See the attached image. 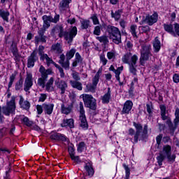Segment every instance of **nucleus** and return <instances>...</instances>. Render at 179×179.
I'll use <instances>...</instances> for the list:
<instances>
[{
    "label": "nucleus",
    "mask_w": 179,
    "mask_h": 179,
    "mask_svg": "<svg viewBox=\"0 0 179 179\" xmlns=\"http://www.w3.org/2000/svg\"><path fill=\"white\" fill-rule=\"evenodd\" d=\"M71 159L76 163H81L82 162V161L80 160V158H79V156L73 155L72 157H71Z\"/></svg>",
    "instance_id": "0e129e2a"
},
{
    "label": "nucleus",
    "mask_w": 179,
    "mask_h": 179,
    "mask_svg": "<svg viewBox=\"0 0 179 179\" xmlns=\"http://www.w3.org/2000/svg\"><path fill=\"white\" fill-rule=\"evenodd\" d=\"M73 79H74V81H79L80 80V76H79V73L76 71H73L71 73Z\"/></svg>",
    "instance_id": "864d4df0"
},
{
    "label": "nucleus",
    "mask_w": 179,
    "mask_h": 179,
    "mask_svg": "<svg viewBox=\"0 0 179 179\" xmlns=\"http://www.w3.org/2000/svg\"><path fill=\"white\" fill-rule=\"evenodd\" d=\"M52 31L54 34L58 33L59 37L62 38L64 37L69 44H71L73 41V38L78 34V29L76 27H73L70 31H64V28L61 25H56L52 29Z\"/></svg>",
    "instance_id": "f257e3e1"
},
{
    "label": "nucleus",
    "mask_w": 179,
    "mask_h": 179,
    "mask_svg": "<svg viewBox=\"0 0 179 179\" xmlns=\"http://www.w3.org/2000/svg\"><path fill=\"white\" fill-rule=\"evenodd\" d=\"M56 87L59 90L60 94H65V92L68 89V83L63 80L58 78L55 81Z\"/></svg>",
    "instance_id": "9d476101"
},
{
    "label": "nucleus",
    "mask_w": 179,
    "mask_h": 179,
    "mask_svg": "<svg viewBox=\"0 0 179 179\" xmlns=\"http://www.w3.org/2000/svg\"><path fill=\"white\" fill-rule=\"evenodd\" d=\"M84 169L87 171V176H89V177H93V175L94 174V169H93V164L92 162L86 163Z\"/></svg>",
    "instance_id": "412c9836"
},
{
    "label": "nucleus",
    "mask_w": 179,
    "mask_h": 179,
    "mask_svg": "<svg viewBox=\"0 0 179 179\" xmlns=\"http://www.w3.org/2000/svg\"><path fill=\"white\" fill-rule=\"evenodd\" d=\"M166 124L169 126V128L171 131H172V132H174V131H176V129L177 128V125H178V122H177V120H174V124H173V122H171V120L168 119L166 120Z\"/></svg>",
    "instance_id": "2f4dec72"
},
{
    "label": "nucleus",
    "mask_w": 179,
    "mask_h": 179,
    "mask_svg": "<svg viewBox=\"0 0 179 179\" xmlns=\"http://www.w3.org/2000/svg\"><path fill=\"white\" fill-rule=\"evenodd\" d=\"M10 51L12 52L13 57H15V58H19V52H17V46L13 42L10 47Z\"/></svg>",
    "instance_id": "7c9ffc66"
},
{
    "label": "nucleus",
    "mask_w": 179,
    "mask_h": 179,
    "mask_svg": "<svg viewBox=\"0 0 179 179\" xmlns=\"http://www.w3.org/2000/svg\"><path fill=\"white\" fill-rule=\"evenodd\" d=\"M83 101L85 103V107L87 108H90V110H96V99L93 97V96L90 94H83Z\"/></svg>",
    "instance_id": "6e6552de"
},
{
    "label": "nucleus",
    "mask_w": 179,
    "mask_h": 179,
    "mask_svg": "<svg viewBox=\"0 0 179 179\" xmlns=\"http://www.w3.org/2000/svg\"><path fill=\"white\" fill-rule=\"evenodd\" d=\"M175 115L176 117L175 120H176V122L178 123L179 122V108H178L176 109Z\"/></svg>",
    "instance_id": "774afa93"
},
{
    "label": "nucleus",
    "mask_w": 179,
    "mask_h": 179,
    "mask_svg": "<svg viewBox=\"0 0 179 179\" xmlns=\"http://www.w3.org/2000/svg\"><path fill=\"white\" fill-rule=\"evenodd\" d=\"M69 59H66V61L60 64L64 69H69Z\"/></svg>",
    "instance_id": "13d9d810"
},
{
    "label": "nucleus",
    "mask_w": 179,
    "mask_h": 179,
    "mask_svg": "<svg viewBox=\"0 0 179 179\" xmlns=\"http://www.w3.org/2000/svg\"><path fill=\"white\" fill-rule=\"evenodd\" d=\"M23 87V78H20V80L15 83V90H22Z\"/></svg>",
    "instance_id": "79ce46f5"
},
{
    "label": "nucleus",
    "mask_w": 179,
    "mask_h": 179,
    "mask_svg": "<svg viewBox=\"0 0 179 179\" xmlns=\"http://www.w3.org/2000/svg\"><path fill=\"white\" fill-rule=\"evenodd\" d=\"M136 29H138V27L136 24H133L130 27V31L134 37H136V38H138V36L136 35Z\"/></svg>",
    "instance_id": "c03bdc74"
},
{
    "label": "nucleus",
    "mask_w": 179,
    "mask_h": 179,
    "mask_svg": "<svg viewBox=\"0 0 179 179\" xmlns=\"http://www.w3.org/2000/svg\"><path fill=\"white\" fill-rule=\"evenodd\" d=\"M134 126L135 127L136 131L134 134V143H138V139L140 141H144V139H146L148 138V134H145L142 131L143 129V127L141 124H137L136 122L134 123ZM143 135H145L143 136Z\"/></svg>",
    "instance_id": "39448f33"
},
{
    "label": "nucleus",
    "mask_w": 179,
    "mask_h": 179,
    "mask_svg": "<svg viewBox=\"0 0 179 179\" xmlns=\"http://www.w3.org/2000/svg\"><path fill=\"white\" fill-rule=\"evenodd\" d=\"M7 131H8V129L6 127H3L2 129H0V139H2L3 136H6Z\"/></svg>",
    "instance_id": "4d7b16f0"
},
{
    "label": "nucleus",
    "mask_w": 179,
    "mask_h": 179,
    "mask_svg": "<svg viewBox=\"0 0 179 179\" xmlns=\"http://www.w3.org/2000/svg\"><path fill=\"white\" fill-rule=\"evenodd\" d=\"M138 62V56L132 57V62L129 63V69L130 73H133L134 76L136 75V62Z\"/></svg>",
    "instance_id": "4468645a"
},
{
    "label": "nucleus",
    "mask_w": 179,
    "mask_h": 179,
    "mask_svg": "<svg viewBox=\"0 0 179 179\" xmlns=\"http://www.w3.org/2000/svg\"><path fill=\"white\" fill-rule=\"evenodd\" d=\"M36 110L38 114H43V111H44V107H43V103L41 105H37L36 106Z\"/></svg>",
    "instance_id": "680f3d73"
},
{
    "label": "nucleus",
    "mask_w": 179,
    "mask_h": 179,
    "mask_svg": "<svg viewBox=\"0 0 179 179\" xmlns=\"http://www.w3.org/2000/svg\"><path fill=\"white\" fill-rule=\"evenodd\" d=\"M61 127H69V128H75L73 119H64Z\"/></svg>",
    "instance_id": "b1692460"
},
{
    "label": "nucleus",
    "mask_w": 179,
    "mask_h": 179,
    "mask_svg": "<svg viewBox=\"0 0 179 179\" xmlns=\"http://www.w3.org/2000/svg\"><path fill=\"white\" fill-rule=\"evenodd\" d=\"M44 50H45V48L44 46L43 45H39L38 47V54L41 57V59L44 58V55H47V54H44Z\"/></svg>",
    "instance_id": "8fccbe9b"
},
{
    "label": "nucleus",
    "mask_w": 179,
    "mask_h": 179,
    "mask_svg": "<svg viewBox=\"0 0 179 179\" xmlns=\"http://www.w3.org/2000/svg\"><path fill=\"white\" fill-rule=\"evenodd\" d=\"M22 122H24V125H27V127H31V125H33V122L30 121L27 117H24L22 119Z\"/></svg>",
    "instance_id": "603ef678"
},
{
    "label": "nucleus",
    "mask_w": 179,
    "mask_h": 179,
    "mask_svg": "<svg viewBox=\"0 0 179 179\" xmlns=\"http://www.w3.org/2000/svg\"><path fill=\"white\" fill-rule=\"evenodd\" d=\"M85 143L84 142H81L78 144L77 150L78 152H80V153H82V152H83V150H85Z\"/></svg>",
    "instance_id": "bf43d9fd"
},
{
    "label": "nucleus",
    "mask_w": 179,
    "mask_h": 179,
    "mask_svg": "<svg viewBox=\"0 0 179 179\" xmlns=\"http://www.w3.org/2000/svg\"><path fill=\"white\" fill-rule=\"evenodd\" d=\"M99 80H100V77H97L96 76H95L92 78V85L97 87V84L99 83Z\"/></svg>",
    "instance_id": "69168bd1"
},
{
    "label": "nucleus",
    "mask_w": 179,
    "mask_h": 179,
    "mask_svg": "<svg viewBox=\"0 0 179 179\" xmlns=\"http://www.w3.org/2000/svg\"><path fill=\"white\" fill-rule=\"evenodd\" d=\"M80 108V127L86 131L89 129V124H87V120H86V115H85V108H83V103L80 102L79 103Z\"/></svg>",
    "instance_id": "423d86ee"
},
{
    "label": "nucleus",
    "mask_w": 179,
    "mask_h": 179,
    "mask_svg": "<svg viewBox=\"0 0 179 179\" xmlns=\"http://www.w3.org/2000/svg\"><path fill=\"white\" fill-rule=\"evenodd\" d=\"M90 26V21L89 20H84L81 22L82 29H88Z\"/></svg>",
    "instance_id": "a18cd8bd"
},
{
    "label": "nucleus",
    "mask_w": 179,
    "mask_h": 179,
    "mask_svg": "<svg viewBox=\"0 0 179 179\" xmlns=\"http://www.w3.org/2000/svg\"><path fill=\"white\" fill-rule=\"evenodd\" d=\"M42 61H44V59H45L46 61V64L48 65V66H50V65H51V64H54V61L52 60V59L50 57H48V55H45L43 56V57L42 59H41Z\"/></svg>",
    "instance_id": "58836bf2"
},
{
    "label": "nucleus",
    "mask_w": 179,
    "mask_h": 179,
    "mask_svg": "<svg viewBox=\"0 0 179 179\" xmlns=\"http://www.w3.org/2000/svg\"><path fill=\"white\" fill-rule=\"evenodd\" d=\"M50 139L52 141H62V142H66V136L59 133H52L50 135Z\"/></svg>",
    "instance_id": "a211bd4d"
},
{
    "label": "nucleus",
    "mask_w": 179,
    "mask_h": 179,
    "mask_svg": "<svg viewBox=\"0 0 179 179\" xmlns=\"http://www.w3.org/2000/svg\"><path fill=\"white\" fill-rule=\"evenodd\" d=\"M76 52V50H75V48H72L70 51L67 52L66 55V59L69 60L72 59Z\"/></svg>",
    "instance_id": "a19ab883"
},
{
    "label": "nucleus",
    "mask_w": 179,
    "mask_h": 179,
    "mask_svg": "<svg viewBox=\"0 0 179 179\" xmlns=\"http://www.w3.org/2000/svg\"><path fill=\"white\" fill-rule=\"evenodd\" d=\"M101 34V26L95 27L94 30V34H95V36H100Z\"/></svg>",
    "instance_id": "6e6d98bb"
},
{
    "label": "nucleus",
    "mask_w": 179,
    "mask_h": 179,
    "mask_svg": "<svg viewBox=\"0 0 179 179\" xmlns=\"http://www.w3.org/2000/svg\"><path fill=\"white\" fill-rule=\"evenodd\" d=\"M39 72L41 73L42 78H48V75L51 73L50 70H45V68L44 66H41L39 69Z\"/></svg>",
    "instance_id": "c9c22d12"
},
{
    "label": "nucleus",
    "mask_w": 179,
    "mask_h": 179,
    "mask_svg": "<svg viewBox=\"0 0 179 179\" xmlns=\"http://www.w3.org/2000/svg\"><path fill=\"white\" fill-rule=\"evenodd\" d=\"M153 48L155 52H159L160 51L162 43L157 37H156L153 41Z\"/></svg>",
    "instance_id": "c756f323"
},
{
    "label": "nucleus",
    "mask_w": 179,
    "mask_h": 179,
    "mask_svg": "<svg viewBox=\"0 0 179 179\" xmlns=\"http://www.w3.org/2000/svg\"><path fill=\"white\" fill-rule=\"evenodd\" d=\"M9 11H6L4 10H0V16L2 17L5 22H9Z\"/></svg>",
    "instance_id": "e433bc0d"
},
{
    "label": "nucleus",
    "mask_w": 179,
    "mask_h": 179,
    "mask_svg": "<svg viewBox=\"0 0 179 179\" xmlns=\"http://www.w3.org/2000/svg\"><path fill=\"white\" fill-rule=\"evenodd\" d=\"M42 19L43 20V25L42 28L39 29V30L45 31V30H47V29H48L50 26H51V24H50L51 22V20L50 19V17L48 15H43L42 17Z\"/></svg>",
    "instance_id": "f3484780"
},
{
    "label": "nucleus",
    "mask_w": 179,
    "mask_h": 179,
    "mask_svg": "<svg viewBox=\"0 0 179 179\" xmlns=\"http://www.w3.org/2000/svg\"><path fill=\"white\" fill-rule=\"evenodd\" d=\"M83 61V59L82 58V56H80V54L79 52L76 53V58L74 62L72 64V66H78V64H82V62Z\"/></svg>",
    "instance_id": "473e14b6"
},
{
    "label": "nucleus",
    "mask_w": 179,
    "mask_h": 179,
    "mask_svg": "<svg viewBox=\"0 0 179 179\" xmlns=\"http://www.w3.org/2000/svg\"><path fill=\"white\" fill-rule=\"evenodd\" d=\"M16 101V96H11L10 101H7L6 106L2 107V113L5 114V115H10L12 113L15 112L16 110V103L15 101Z\"/></svg>",
    "instance_id": "20e7f679"
},
{
    "label": "nucleus",
    "mask_w": 179,
    "mask_h": 179,
    "mask_svg": "<svg viewBox=\"0 0 179 179\" xmlns=\"http://www.w3.org/2000/svg\"><path fill=\"white\" fill-rule=\"evenodd\" d=\"M166 159H167L169 163H174V162H176V155L171 153L166 157Z\"/></svg>",
    "instance_id": "3c124183"
},
{
    "label": "nucleus",
    "mask_w": 179,
    "mask_h": 179,
    "mask_svg": "<svg viewBox=\"0 0 179 179\" xmlns=\"http://www.w3.org/2000/svg\"><path fill=\"white\" fill-rule=\"evenodd\" d=\"M171 153V146L166 145L163 147V150L159 152V155L157 157L159 166H162L164 159Z\"/></svg>",
    "instance_id": "0eeeda50"
},
{
    "label": "nucleus",
    "mask_w": 179,
    "mask_h": 179,
    "mask_svg": "<svg viewBox=\"0 0 179 179\" xmlns=\"http://www.w3.org/2000/svg\"><path fill=\"white\" fill-rule=\"evenodd\" d=\"M110 99H111V90L108 88V92L102 96V103L103 104H108L110 103Z\"/></svg>",
    "instance_id": "a878e982"
},
{
    "label": "nucleus",
    "mask_w": 179,
    "mask_h": 179,
    "mask_svg": "<svg viewBox=\"0 0 179 179\" xmlns=\"http://www.w3.org/2000/svg\"><path fill=\"white\" fill-rule=\"evenodd\" d=\"M19 104L21 108H23L24 110H29V108H30V102L24 101V99L22 95L20 96Z\"/></svg>",
    "instance_id": "4be33fe9"
},
{
    "label": "nucleus",
    "mask_w": 179,
    "mask_h": 179,
    "mask_svg": "<svg viewBox=\"0 0 179 179\" xmlns=\"http://www.w3.org/2000/svg\"><path fill=\"white\" fill-rule=\"evenodd\" d=\"M139 29H141L142 33H145V34H149V33H150V27L148 25L141 26Z\"/></svg>",
    "instance_id": "49530a36"
},
{
    "label": "nucleus",
    "mask_w": 179,
    "mask_h": 179,
    "mask_svg": "<svg viewBox=\"0 0 179 179\" xmlns=\"http://www.w3.org/2000/svg\"><path fill=\"white\" fill-rule=\"evenodd\" d=\"M45 31L39 29L38 36H35V44L38 45V43H47V36H45Z\"/></svg>",
    "instance_id": "f8f14e48"
},
{
    "label": "nucleus",
    "mask_w": 179,
    "mask_h": 179,
    "mask_svg": "<svg viewBox=\"0 0 179 179\" xmlns=\"http://www.w3.org/2000/svg\"><path fill=\"white\" fill-rule=\"evenodd\" d=\"M72 2V0H62L59 3L60 10H65L69 8V4Z\"/></svg>",
    "instance_id": "bb28decb"
},
{
    "label": "nucleus",
    "mask_w": 179,
    "mask_h": 179,
    "mask_svg": "<svg viewBox=\"0 0 179 179\" xmlns=\"http://www.w3.org/2000/svg\"><path fill=\"white\" fill-rule=\"evenodd\" d=\"M15 79H16V75L12 74L10 76V82L8 83V89H10V87H12V85H13V82H15Z\"/></svg>",
    "instance_id": "5fc2aeb1"
},
{
    "label": "nucleus",
    "mask_w": 179,
    "mask_h": 179,
    "mask_svg": "<svg viewBox=\"0 0 179 179\" xmlns=\"http://www.w3.org/2000/svg\"><path fill=\"white\" fill-rule=\"evenodd\" d=\"M107 31L109 34V38L112 40L115 44H120L121 41V31L120 29L112 25L107 26Z\"/></svg>",
    "instance_id": "f03ea898"
},
{
    "label": "nucleus",
    "mask_w": 179,
    "mask_h": 179,
    "mask_svg": "<svg viewBox=\"0 0 179 179\" xmlns=\"http://www.w3.org/2000/svg\"><path fill=\"white\" fill-rule=\"evenodd\" d=\"M132 106H134V103L131 101H127L124 104L122 114H129V111L132 110Z\"/></svg>",
    "instance_id": "6ab92c4d"
},
{
    "label": "nucleus",
    "mask_w": 179,
    "mask_h": 179,
    "mask_svg": "<svg viewBox=\"0 0 179 179\" xmlns=\"http://www.w3.org/2000/svg\"><path fill=\"white\" fill-rule=\"evenodd\" d=\"M164 29L165 31H167V33H169L171 34V36H173V37H176V32H174V27L171 24H164Z\"/></svg>",
    "instance_id": "393cba45"
},
{
    "label": "nucleus",
    "mask_w": 179,
    "mask_h": 179,
    "mask_svg": "<svg viewBox=\"0 0 179 179\" xmlns=\"http://www.w3.org/2000/svg\"><path fill=\"white\" fill-rule=\"evenodd\" d=\"M158 17L159 15H157V13H154L152 15H146L145 18L140 22V24L147 23L149 26H153V24L157 22Z\"/></svg>",
    "instance_id": "1a4fd4ad"
},
{
    "label": "nucleus",
    "mask_w": 179,
    "mask_h": 179,
    "mask_svg": "<svg viewBox=\"0 0 179 179\" xmlns=\"http://www.w3.org/2000/svg\"><path fill=\"white\" fill-rule=\"evenodd\" d=\"M86 87L88 92H92V93H94V92H96V88L97 87L94 84H88L87 85Z\"/></svg>",
    "instance_id": "09e8293b"
},
{
    "label": "nucleus",
    "mask_w": 179,
    "mask_h": 179,
    "mask_svg": "<svg viewBox=\"0 0 179 179\" xmlns=\"http://www.w3.org/2000/svg\"><path fill=\"white\" fill-rule=\"evenodd\" d=\"M100 61L102 62L103 65H107L108 60L106 59V56L104 55H100Z\"/></svg>",
    "instance_id": "e2e57ef3"
},
{
    "label": "nucleus",
    "mask_w": 179,
    "mask_h": 179,
    "mask_svg": "<svg viewBox=\"0 0 179 179\" xmlns=\"http://www.w3.org/2000/svg\"><path fill=\"white\" fill-rule=\"evenodd\" d=\"M123 167L125 170L124 179H129V176H131V169H129V166H128V165H127L126 164H123Z\"/></svg>",
    "instance_id": "ea45409f"
},
{
    "label": "nucleus",
    "mask_w": 179,
    "mask_h": 179,
    "mask_svg": "<svg viewBox=\"0 0 179 179\" xmlns=\"http://www.w3.org/2000/svg\"><path fill=\"white\" fill-rule=\"evenodd\" d=\"M122 13V11L121 10H118L114 13L113 10L111 11V17L115 19L116 22H118L120 19L121 18V14Z\"/></svg>",
    "instance_id": "f704fd0d"
},
{
    "label": "nucleus",
    "mask_w": 179,
    "mask_h": 179,
    "mask_svg": "<svg viewBox=\"0 0 179 179\" xmlns=\"http://www.w3.org/2000/svg\"><path fill=\"white\" fill-rule=\"evenodd\" d=\"M152 46L149 44H145L141 46L140 64L145 65V61H149L152 57Z\"/></svg>",
    "instance_id": "7ed1b4c3"
},
{
    "label": "nucleus",
    "mask_w": 179,
    "mask_h": 179,
    "mask_svg": "<svg viewBox=\"0 0 179 179\" xmlns=\"http://www.w3.org/2000/svg\"><path fill=\"white\" fill-rule=\"evenodd\" d=\"M49 18L50 19L51 23H58L59 22V15L55 14L54 17L49 15Z\"/></svg>",
    "instance_id": "de8ad7c7"
},
{
    "label": "nucleus",
    "mask_w": 179,
    "mask_h": 179,
    "mask_svg": "<svg viewBox=\"0 0 179 179\" xmlns=\"http://www.w3.org/2000/svg\"><path fill=\"white\" fill-rule=\"evenodd\" d=\"M73 108V106H72V105L65 106L64 104H62L61 106L62 113V114H65L66 115L71 114L72 113Z\"/></svg>",
    "instance_id": "5701e85b"
},
{
    "label": "nucleus",
    "mask_w": 179,
    "mask_h": 179,
    "mask_svg": "<svg viewBox=\"0 0 179 179\" xmlns=\"http://www.w3.org/2000/svg\"><path fill=\"white\" fill-rule=\"evenodd\" d=\"M54 78H50L48 82L46 83L45 89L48 92L54 91Z\"/></svg>",
    "instance_id": "72a5a7b5"
},
{
    "label": "nucleus",
    "mask_w": 179,
    "mask_h": 179,
    "mask_svg": "<svg viewBox=\"0 0 179 179\" xmlns=\"http://www.w3.org/2000/svg\"><path fill=\"white\" fill-rule=\"evenodd\" d=\"M124 66H122L114 71V73H115V78L117 80L119 81L120 86H122V85H124V83L121 82V80H120V75H121V72H122Z\"/></svg>",
    "instance_id": "cd10ccee"
},
{
    "label": "nucleus",
    "mask_w": 179,
    "mask_h": 179,
    "mask_svg": "<svg viewBox=\"0 0 179 179\" xmlns=\"http://www.w3.org/2000/svg\"><path fill=\"white\" fill-rule=\"evenodd\" d=\"M51 51L55 54H62L64 50H62V43H57L51 46Z\"/></svg>",
    "instance_id": "2eb2a0df"
},
{
    "label": "nucleus",
    "mask_w": 179,
    "mask_h": 179,
    "mask_svg": "<svg viewBox=\"0 0 179 179\" xmlns=\"http://www.w3.org/2000/svg\"><path fill=\"white\" fill-rule=\"evenodd\" d=\"M38 60V57H37V53H36V51L32 52L31 55L28 57L27 67L33 68V66H34L35 62Z\"/></svg>",
    "instance_id": "ddd939ff"
},
{
    "label": "nucleus",
    "mask_w": 179,
    "mask_h": 179,
    "mask_svg": "<svg viewBox=\"0 0 179 179\" xmlns=\"http://www.w3.org/2000/svg\"><path fill=\"white\" fill-rule=\"evenodd\" d=\"M96 40H99L100 43H103L104 45L108 44V37L107 36H101L96 37Z\"/></svg>",
    "instance_id": "4c0bfd02"
},
{
    "label": "nucleus",
    "mask_w": 179,
    "mask_h": 179,
    "mask_svg": "<svg viewBox=\"0 0 179 179\" xmlns=\"http://www.w3.org/2000/svg\"><path fill=\"white\" fill-rule=\"evenodd\" d=\"M173 82L175 83H179V75L177 73H175L173 76Z\"/></svg>",
    "instance_id": "338daca9"
},
{
    "label": "nucleus",
    "mask_w": 179,
    "mask_h": 179,
    "mask_svg": "<svg viewBox=\"0 0 179 179\" xmlns=\"http://www.w3.org/2000/svg\"><path fill=\"white\" fill-rule=\"evenodd\" d=\"M162 139H163V134H159L156 137V142L158 148L162 145Z\"/></svg>",
    "instance_id": "052dcab7"
},
{
    "label": "nucleus",
    "mask_w": 179,
    "mask_h": 179,
    "mask_svg": "<svg viewBox=\"0 0 179 179\" xmlns=\"http://www.w3.org/2000/svg\"><path fill=\"white\" fill-rule=\"evenodd\" d=\"M134 57H137L136 55L132 56V53L127 52L123 56L122 61L124 62V64H128L129 65V64L132 62V58Z\"/></svg>",
    "instance_id": "aec40b11"
},
{
    "label": "nucleus",
    "mask_w": 179,
    "mask_h": 179,
    "mask_svg": "<svg viewBox=\"0 0 179 179\" xmlns=\"http://www.w3.org/2000/svg\"><path fill=\"white\" fill-rule=\"evenodd\" d=\"M43 111L45 115H51L54 111V103H43Z\"/></svg>",
    "instance_id": "dca6fc26"
},
{
    "label": "nucleus",
    "mask_w": 179,
    "mask_h": 179,
    "mask_svg": "<svg viewBox=\"0 0 179 179\" xmlns=\"http://www.w3.org/2000/svg\"><path fill=\"white\" fill-rule=\"evenodd\" d=\"M45 80H47V78H43V76L38 78V86H41V87L44 89V87H45Z\"/></svg>",
    "instance_id": "37998d69"
},
{
    "label": "nucleus",
    "mask_w": 179,
    "mask_h": 179,
    "mask_svg": "<svg viewBox=\"0 0 179 179\" xmlns=\"http://www.w3.org/2000/svg\"><path fill=\"white\" fill-rule=\"evenodd\" d=\"M31 86H33V75L27 73L24 83V92H29L31 89Z\"/></svg>",
    "instance_id": "9b49d317"
},
{
    "label": "nucleus",
    "mask_w": 179,
    "mask_h": 179,
    "mask_svg": "<svg viewBox=\"0 0 179 179\" xmlns=\"http://www.w3.org/2000/svg\"><path fill=\"white\" fill-rule=\"evenodd\" d=\"M70 85L73 89H76L77 90L80 91L83 89L82 83L79 81L70 80Z\"/></svg>",
    "instance_id": "c85d7f7f"
}]
</instances>
